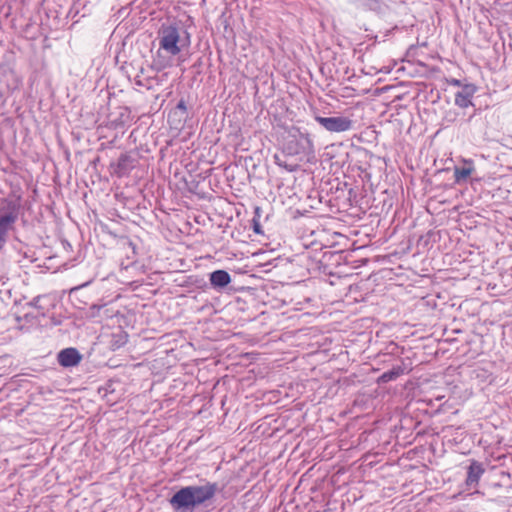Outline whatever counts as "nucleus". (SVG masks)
<instances>
[{"mask_svg":"<svg viewBox=\"0 0 512 512\" xmlns=\"http://www.w3.org/2000/svg\"><path fill=\"white\" fill-rule=\"evenodd\" d=\"M210 284L215 289H223L231 282L230 274L225 270H215L209 275Z\"/></svg>","mask_w":512,"mask_h":512,"instance_id":"nucleus-11","label":"nucleus"},{"mask_svg":"<svg viewBox=\"0 0 512 512\" xmlns=\"http://www.w3.org/2000/svg\"><path fill=\"white\" fill-rule=\"evenodd\" d=\"M39 300H40V297L37 296V297L33 298V300L29 303V305L33 306V307H38Z\"/></svg>","mask_w":512,"mask_h":512,"instance_id":"nucleus-23","label":"nucleus"},{"mask_svg":"<svg viewBox=\"0 0 512 512\" xmlns=\"http://www.w3.org/2000/svg\"><path fill=\"white\" fill-rule=\"evenodd\" d=\"M465 167L454 168V180L456 184H461L473 173L474 165L472 160H464Z\"/></svg>","mask_w":512,"mask_h":512,"instance_id":"nucleus-12","label":"nucleus"},{"mask_svg":"<svg viewBox=\"0 0 512 512\" xmlns=\"http://www.w3.org/2000/svg\"><path fill=\"white\" fill-rule=\"evenodd\" d=\"M449 84L453 85V86L460 87L461 89H462V86L464 85V84H462V82L459 79H455V78L449 80Z\"/></svg>","mask_w":512,"mask_h":512,"instance_id":"nucleus-22","label":"nucleus"},{"mask_svg":"<svg viewBox=\"0 0 512 512\" xmlns=\"http://www.w3.org/2000/svg\"><path fill=\"white\" fill-rule=\"evenodd\" d=\"M105 305L93 304L89 307L87 315L91 318L99 317L100 311Z\"/></svg>","mask_w":512,"mask_h":512,"instance_id":"nucleus-18","label":"nucleus"},{"mask_svg":"<svg viewBox=\"0 0 512 512\" xmlns=\"http://www.w3.org/2000/svg\"><path fill=\"white\" fill-rule=\"evenodd\" d=\"M114 342L112 344L113 347L119 348L124 345L127 341V335L123 333L113 334Z\"/></svg>","mask_w":512,"mask_h":512,"instance_id":"nucleus-17","label":"nucleus"},{"mask_svg":"<svg viewBox=\"0 0 512 512\" xmlns=\"http://www.w3.org/2000/svg\"><path fill=\"white\" fill-rule=\"evenodd\" d=\"M315 120L329 132H344L352 127V120L344 116L322 117L316 115Z\"/></svg>","mask_w":512,"mask_h":512,"instance_id":"nucleus-4","label":"nucleus"},{"mask_svg":"<svg viewBox=\"0 0 512 512\" xmlns=\"http://www.w3.org/2000/svg\"><path fill=\"white\" fill-rule=\"evenodd\" d=\"M158 33L159 50L157 51V55L153 60L152 67L157 71H161L164 68L170 66V60L162 56L161 50H164L171 56H176L182 51L183 48L189 46L190 37L189 34L186 33L185 39L181 38L178 28L172 25H162Z\"/></svg>","mask_w":512,"mask_h":512,"instance_id":"nucleus-2","label":"nucleus"},{"mask_svg":"<svg viewBox=\"0 0 512 512\" xmlns=\"http://www.w3.org/2000/svg\"><path fill=\"white\" fill-rule=\"evenodd\" d=\"M121 246L123 250H127L126 256L128 259L134 258L136 256L137 246L131 239L128 237H123L121 239Z\"/></svg>","mask_w":512,"mask_h":512,"instance_id":"nucleus-14","label":"nucleus"},{"mask_svg":"<svg viewBox=\"0 0 512 512\" xmlns=\"http://www.w3.org/2000/svg\"><path fill=\"white\" fill-rule=\"evenodd\" d=\"M178 110L181 111L183 114H186V112H187V106H186V103H185V101L183 99H181L178 102V104L176 106V109H175V111L173 113L177 114Z\"/></svg>","mask_w":512,"mask_h":512,"instance_id":"nucleus-20","label":"nucleus"},{"mask_svg":"<svg viewBox=\"0 0 512 512\" xmlns=\"http://www.w3.org/2000/svg\"><path fill=\"white\" fill-rule=\"evenodd\" d=\"M13 225L14 224L10 223L9 218H0V240L6 242L7 233Z\"/></svg>","mask_w":512,"mask_h":512,"instance_id":"nucleus-15","label":"nucleus"},{"mask_svg":"<svg viewBox=\"0 0 512 512\" xmlns=\"http://www.w3.org/2000/svg\"><path fill=\"white\" fill-rule=\"evenodd\" d=\"M275 162L278 166L286 169L289 172H295L299 168L298 164H289L286 161H282L278 155H275Z\"/></svg>","mask_w":512,"mask_h":512,"instance_id":"nucleus-16","label":"nucleus"},{"mask_svg":"<svg viewBox=\"0 0 512 512\" xmlns=\"http://www.w3.org/2000/svg\"><path fill=\"white\" fill-rule=\"evenodd\" d=\"M133 162V158L128 153H122L118 158L117 163L111 164V167L114 169V173L118 177H122L133 169Z\"/></svg>","mask_w":512,"mask_h":512,"instance_id":"nucleus-10","label":"nucleus"},{"mask_svg":"<svg viewBox=\"0 0 512 512\" xmlns=\"http://www.w3.org/2000/svg\"><path fill=\"white\" fill-rule=\"evenodd\" d=\"M290 139L285 143L284 151L289 155L314 153V144L307 133H302L298 128L289 131Z\"/></svg>","mask_w":512,"mask_h":512,"instance_id":"nucleus-3","label":"nucleus"},{"mask_svg":"<svg viewBox=\"0 0 512 512\" xmlns=\"http://www.w3.org/2000/svg\"><path fill=\"white\" fill-rule=\"evenodd\" d=\"M252 223H253V230H254V232L256 234H263V231L261 229V225L259 223V219L253 217Z\"/></svg>","mask_w":512,"mask_h":512,"instance_id":"nucleus-21","label":"nucleus"},{"mask_svg":"<svg viewBox=\"0 0 512 512\" xmlns=\"http://www.w3.org/2000/svg\"><path fill=\"white\" fill-rule=\"evenodd\" d=\"M260 212H261V208L256 207L255 211H254V217L258 219L260 217Z\"/></svg>","mask_w":512,"mask_h":512,"instance_id":"nucleus-24","label":"nucleus"},{"mask_svg":"<svg viewBox=\"0 0 512 512\" xmlns=\"http://www.w3.org/2000/svg\"><path fill=\"white\" fill-rule=\"evenodd\" d=\"M476 92V85L472 83L463 85L462 89L455 94V105L462 109L468 108L469 106H474L472 98Z\"/></svg>","mask_w":512,"mask_h":512,"instance_id":"nucleus-5","label":"nucleus"},{"mask_svg":"<svg viewBox=\"0 0 512 512\" xmlns=\"http://www.w3.org/2000/svg\"><path fill=\"white\" fill-rule=\"evenodd\" d=\"M484 472L485 468L482 463L476 460H471L470 465L467 468L466 485L470 488H476Z\"/></svg>","mask_w":512,"mask_h":512,"instance_id":"nucleus-9","label":"nucleus"},{"mask_svg":"<svg viewBox=\"0 0 512 512\" xmlns=\"http://www.w3.org/2000/svg\"><path fill=\"white\" fill-rule=\"evenodd\" d=\"M218 484L206 481L203 485H190L179 489L169 500L175 512H193L194 508L211 500Z\"/></svg>","mask_w":512,"mask_h":512,"instance_id":"nucleus-1","label":"nucleus"},{"mask_svg":"<svg viewBox=\"0 0 512 512\" xmlns=\"http://www.w3.org/2000/svg\"><path fill=\"white\" fill-rule=\"evenodd\" d=\"M57 360L62 367H74L81 362L82 355L76 348H65L58 353Z\"/></svg>","mask_w":512,"mask_h":512,"instance_id":"nucleus-8","label":"nucleus"},{"mask_svg":"<svg viewBox=\"0 0 512 512\" xmlns=\"http://www.w3.org/2000/svg\"><path fill=\"white\" fill-rule=\"evenodd\" d=\"M131 120V111L127 107H117L108 115L110 128L117 129L127 125Z\"/></svg>","mask_w":512,"mask_h":512,"instance_id":"nucleus-6","label":"nucleus"},{"mask_svg":"<svg viewBox=\"0 0 512 512\" xmlns=\"http://www.w3.org/2000/svg\"><path fill=\"white\" fill-rule=\"evenodd\" d=\"M369 9L380 12L382 10L381 0H364Z\"/></svg>","mask_w":512,"mask_h":512,"instance_id":"nucleus-19","label":"nucleus"},{"mask_svg":"<svg viewBox=\"0 0 512 512\" xmlns=\"http://www.w3.org/2000/svg\"><path fill=\"white\" fill-rule=\"evenodd\" d=\"M136 84H137V85H142L141 80H136Z\"/></svg>","mask_w":512,"mask_h":512,"instance_id":"nucleus-27","label":"nucleus"},{"mask_svg":"<svg viewBox=\"0 0 512 512\" xmlns=\"http://www.w3.org/2000/svg\"><path fill=\"white\" fill-rule=\"evenodd\" d=\"M5 244V241L4 240H0V249H2V247L4 246Z\"/></svg>","mask_w":512,"mask_h":512,"instance_id":"nucleus-26","label":"nucleus"},{"mask_svg":"<svg viewBox=\"0 0 512 512\" xmlns=\"http://www.w3.org/2000/svg\"><path fill=\"white\" fill-rule=\"evenodd\" d=\"M405 373L403 365L393 366L392 369L384 372L379 378L378 383H387L396 380L399 376Z\"/></svg>","mask_w":512,"mask_h":512,"instance_id":"nucleus-13","label":"nucleus"},{"mask_svg":"<svg viewBox=\"0 0 512 512\" xmlns=\"http://www.w3.org/2000/svg\"><path fill=\"white\" fill-rule=\"evenodd\" d=\"M89 283H90V282H86V283H84V284H82V285H80V286L74 287V288H72V289H71V292H73V291H75V290H78V289H80V288H82V287H85V286H87Z\"/></svg>","mask_w":512,"mask_h":512,"instance_id":"nucleus-25","label":"nucleus"},{"mask_svg":"<svg viewBox=\"0 0 512 512\" xmlns=\"http://www.w3.org/2000/svg\"><path fill=\"white\" fill-rule=\"evenodd\" d=\"M19 210L18 199L4 198L0 203V218H9L10 223L14 224L18 219Z\"/></svg>","mask_w":512,"mask_h":512,"instance_id":"nucleus-7","label":"nucleus"}]
</instances>
